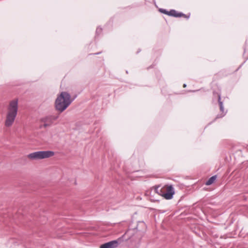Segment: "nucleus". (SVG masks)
<instances>
[{
    "label": "nucleus",
    "instance_id": "obj_2",
    "mask_svg": "<svg viewBox=\"0 0 248 248\" xmlns=\"http://www.w3.org/2000/svg\"><path fill=\"white\" fill-rule=\"evenodd\" d=\"M18 110V99L11 101L7 108V113L5 122L6 127L11 126L16 119Z\"/></svg>",
    "mask_w": 248,
    "mask_h": 248
},
{
    "label": "nucleus",
    "instance_id": "obj_13",
    "mask_svg": "<svg viewBox=\"0 0 248 248\" xmlns=\"http://www.w3.org/2000/svg\"><path fill=\"white\" fill-rule=\"evenodd\" d=\"M140 223L143 226H145V224L143 222H140Z\"/></svg>",
    "mask_w": 248,
    "mask_h": 248
},
{
    "label": "nucleus",
    "instance_id": "obj_3",
    "mask_svg": "<svg viewBox=\"0 0 248 248\" xmlns=\"http://www.w3.org/2000/svg\"><path fill=\"white\" fill-rule=\"evenodd\" d=\"M54 155V152L51 151H37L28 155V158L32 160H38L51 157Z\"/></svg>",
    "mask_w": 248,
    "mask_h": 248
},
{
    "label": "nucleus",
    "instance_id": "obj_11",
    "mask_svg": "<svg viewBox=\"0 0 248 248\" xmlns=\"http://www.w3.org/2000/svg\"><path fill=\"white\" fill-rule=\"evenodd\" d=\"M159 11L161 13H163V14H166V15H168V16H169V11H167L166 9L161 8V9H160L159 10Z\"/></svg>",
    "mask_w": 248,
    "mask_h": 248
},
{
    "label": "nucleus",
    "instance_id": "obj_6",
    "mask_svg": "<svg viewBox=\"0 0 248 248\" xmlns=\"http://www.w3.org/2000/svg\"><path fill=\"white\" fill-rule=\"evenodd\" d=\"M121 241V239L109 241L101 245L100 248H116Z\"/></svg>",
    "mask_w": 248,
    "mask_h": 248
},
{
    "label": "nucleus",
    "instance_id": "obj_5",
    "mask_svg": "<svg viewBox=\"0 0 248 248\" xmlns=\"http://www.w3.org/2000/svg\"><path fill=\"white\" fill-rule=\"evenodd\" d=\"M163 191L161 190V195L165 199L167 200H170L173 198V196L175 193L174 188L172 185H166L163 187Z\"/></svg>",
    "mask_w": 248,
    "mask_h": 248
},
{
    "label": "nucleus",
    "instance_id": "obj_15",
    "mask_svg": "<svg viewBox=\"0 0 248 248\" xmlns=\"http://www.w3.org/2000/svg\"><path fill=\"white\" fill-rule=\"evenodd\" d=\"M186 87V84H184V87Z\"/></svg>",
    "mask_w": 248,
    "mask_h": 248
},
{
    "label": "nucleus",
    "instance_id": "obj_9",
    "mask_svg": "<svg viewBox=\"0 0 248 248\" xmlns=\"http://www.w3.org/2000/svg\"><path fill=\"white\" fill-rule=\"evenodd\" d=\"M178 12H177L176 10H170L169 12V16H173V17H179V16H178Z\"/></svg>",
    "mask_w": 248,
    "mask_h": 248
},
{
    "label": "nucleus",
    "instance_id": "obj_10",
    "mask_svg": "<svg viewBox=\"0 0 248 248\" xmlns=\"http://www.w3.org/2000/svg\"><path fill=\"white\" fill-rule=\"evenodd\" d=\"M178 16H179L178 17H184L186 18H188L189 16H187V15H186L182 13H178Z\"/></svg>",
    "mask_w": 248,
    "mask_h": 248
},
{
    "label": "nucleus",
    "instance_id": "obj_14",
    "mask_svg": "<svg viewBox=\"0 0 248 248\" xmlns=\"http://www.w3.org/2000/svg\"><path fill=\"white\" fill-rule=\"evenodd\" d=\"M100 53H101V52H98V53H95V55H98V54H100Z\"/></svg>",
    "mask_w": 248,
    "mask_h": 248
},
{
    "label": "nucleus",
    "instance_id": "obj_1",
    "mask_svg": "<svg viewBox=\"0 0 248 248\" xmlns=\"http://www.w3.org/2000/svg\"><path fill=\"white\" fill-rule=\"evenodd\" d=\"M73 99L71 98L70 94L66 92H62L58 95L55 102L56 109L60 112L65 110L72 103Z\"/></svg>",
    "mask_w": 248,
    "mask_h": 248
},
{
    "label": "nucleus",
    "instance_id": "obj_4",
    "mask_svg": "<svg viewBox=\"0 0 248 248\" xmlns=\"http://www.w3.org/2000/svg\"><path fill=\"white\" fill-rule=\"evenodd\" d=\"M59 117V115H49L44 117H42L40 119V122L43 123V125H40V127L42 128H46L47 127L51 126L54 121H56L58 119Z\"/></svg>",
    "mask_w": 248,
    "mask_h": 248
},
{
    "label": "nucleus",
    "instance_id": "obj_12",
    "mask_svg": "<svg viewBox=\"0 0 248 248\" xmlns=\"http://www.w3.org/2000/svg\"><path fill=\"white\" fill-rule=\"evenodd\" d=\"M101 31H102V29L101 28H99V27L97 28L96 30V34H98L100 33L101 32Z\"/></svg>",
    "mask_w": 248,
    "mask_h": 248
},
{
    "label": "nucleus",
    "instance_id": "obj_7",
    "mask_svg": "<svg viewBox=\"0 0 248 248\" xmlns=\"http://www.w3.org/2000/svg\"><path fill=\"white\" fill-rule=\"evenodd\" d=\"M217 94L218 98V102L219 106L220 111L221 113L219 115H218L217 116V118H219L223 117L226 114V112H225L223 102L221 101V95L219 93H214V95Z\"/></svg>",
    "mask_w": 248,
    "mask_h": 248
},
{
    "label": "nucleus",
    "instance_id": "obj_8",
    "mask_svg": "<svg viewBox=\"0 0 248 248\" xmlns=\"http://www.w3.org/2000/svg\"><path fill=\"white\" fill-rule=\"evenodd\" d=\"M217 178L216 175H214L211 177L206 182L205 185L207 186H209L212 184L214 181L216 180Z\"/></svg>",
    "mask_w": 248,
    "mask_h": 248
}]
</instances>
